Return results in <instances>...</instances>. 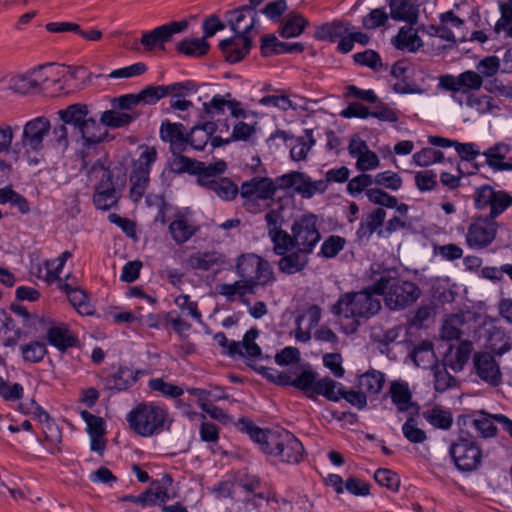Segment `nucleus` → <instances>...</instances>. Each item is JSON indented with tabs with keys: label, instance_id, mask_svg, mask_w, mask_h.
Listing matches in <instances>:
<instances>
[{
	"label": "nucleus",
	"instance_id": "nucleus-1",
	"mask_svg": "<svg viewBox=\"0 0 512 512\" xmlns=\"http://www.w3.org/2000/svg\"><path fill=\"white\" fill-rule=\"evenodd\" d=\"M235 272L240 280L216 285L217 293L230 303L242 300L246 294H254L258 286H268L274 282L269 262L254 253L240 255Z\"/></svg>",
	"mask_w": 512,
	"mask_h": 512
},
{
	"label": "nucleus",
	"instance_id": "nucleus-2",
	"mask_svg": "<svg viewBox=\"0 0 512 512\" xmlns=\"http://www.w3.org/2000/svg\"><path fill=\"white\" fill-rule=\"evenodd\" d=\"M373 290V285L359 292H349L340 296L332 307V313L348 320L342 323V329L346 334L357 331L361 321L376 315L381 309V301Z\"/></svg>",
	"mask_w": 512,
	"mask_h": 512
},
{
	"label": "nucleus",
	"instance_id": "nucleus-3",
	"mask_svg": "<svg viewBox=\"0 0 512 512\" xmlns=\"http://www.w3.org/2000/svg\"><path fill=\"white\" fill-rule=\"evenodd\" d=\"M373 290L384 297L386 307L393 311L403 310L414 304L421 295L418 285L412 281L384 273L374 282Z\"/></svg>",
	"mask_w": 512,
	"mask_h": 512
},
{
	"label": "nucleus",
	"instance_id": "nucleus-4",
	"mask_svg": "<svg viewBox=\"0 0 512 512\" xmlns=\"http://www.w3.org/2000/svg\"><path fill=\"white\" fill-rule=\"evenodd\" d=\"M59 119L73 130V134L80 137L84 144L90 146L102 142L107 131L96 119L90 116L86 104L75 103L57 112Z\"/></svg>",
	"mask_w": 512,
	"mask_h": 512
},
{
	"label": "nucleus",
	"instance_id": "nucleus-5",
	"mask_svg": "<svg viewBox=\"0 0 512 512\" xmlns=\"http://www.w3.org/2000/svg\"><path fill=\"white\" fill-rule=\"evenodd\" d=\"M168 412L152 402L138 404L126 417L130 428L142 437H151L164 430Z\"/></svg>",
	"mask_w": 512,
	"mask_h": 512
},
{
	"label": "nucleus",
	"instance_id": "nucleus-6",
	"mask_svg": "<svg viewBox=\"0 0 512 512\" xmlns=\"http://www.w3.org/2000/svg\"><path fill=\"white\" fill-rule=\"evenodd\" d=\"M276 191L277 186L271 178L254 176L240 186L242 205L247 212L258 214L270 207Z\"/></svg>",
	"mask_w": 512,
	"mask_h": 512
},
{
	"label": "nucleus",
	"instance_id": "nucleus-7",
	"mask_svg": "<svg viewBox=\"0 0 512 512\" xmlns=\"http://www.w3.org/2000/svg\"><path fill=\"white\" fill-rule=\"evenodd\" d=\"M449 454L458 470L471 472L482 462V450L476 438L466 430H460L457 439L450 445Z\"/></svg>",
	"mask_w": 512,
	"mask_h": 512
},
{
	"label": "nucleus",
	"instance_id": "nucleus-8",
	"mask_svg": "<svg viewBox=\"0 0 512 512\" xmlns=\"http://www.w3.org/2000/svg\"><path fill=\"white\" fill-rule=\"evenodd\" d=\"M142 152L133 162L129 176V195L133 202H139L145 195L150 183L151 165L157 160V150L152 146H142Z\"/></svg>",
	"mask_w": 512,
	"mask_h": 512
},
{
	"label": "nucleus",
	"instance_id": "nucleus-9",
	"mask_svg": "<svg viewBox=\"0 0 512 512\" xmlns=\"http://www.w3.org/2000/svg\"><path fill=\"white\" fill-rule=\"evenodd\" d=\"M474 207L477 210H489L486 215L497 219L512 206V195L506 190L495 189L489 184L476 187L473 193Z\"/></svg>",
	"mask_w": 512,
	"mask_h": 512
},
{
	"label": "nucleus",
	"instance_id": "nucleus-10",
	"mask_svg": "<svg viewBox=\"0 0 512 512\" xmlns=\"http://www.w3.org/2000/svg\"><path fill=\"white\" fill-rule=\"evenodd\" d=\"M268 453L277 456L282 462L296 464L303 457L302 443L288 430L274 429L268 437Z\"/></svg>",
	"mask_w": 512,
	"mask_h": 512
},
{
	"label": "nucleus",
	"instance_id": "nucleus-11",
	"mask_svg": "<svg viewBox=\"0 0 512 512\" xmlns=\"http://www.w3.org/2000/svg\"><path fill=\"white\" fill-rule=\"evenodd\" d=\"M50 130V120L45 116H38L27 121L23 126L20 140L15 143V156L21 152L29 154L41 151Z\"/></svg>",
	"mask_w": 512,
	"mask_h": 512
},
{
	"label": "nucleus",
	"instance_id": "nucleus-12",
	"mask_svg": "<svg viewBox=\"0 0 512 512\" xmlns=\"http://www.w3.org/2000/svg\"><path fill=\"white\" fill-rule=\"evenodd\" d=\"M295 248L312 253L321 239L318 229V218L312 213H305L295 219L292 224Z\"/></svg>",
	"mask_w": 512,
	"mask_h": 512
},
{
	"label": "nucleus",
	"instance_id": "nucleus-13",
	"mask_svg": "<svg viewBox=\"0 0 512 512\" xmlns=\"http://www.w3.org/2000/svg\"><path fill=\"white\" fill-rule=\"evenodd\" d=\"M258 334L257 329H250L244 334L242 341H229L223 332L216 333L213 338L231 357L238 355L257 359L261 356V348L255 343Z\"/></svg>",
	"mask_w": 512,
	"mask_h": 512
},
{
	"label": "nucleus",
	"instance_id": "nucleus-14",
	"mask_svg": "<svg viewBox=\"0 0 512 512\" xmlns=\"http://www.w3.org/2000/svg\"><path fill=\"white\" fill-rule=\"evenodd\" d=\"M497 222L487 216H479L473 220L466 234L467 244L474 249L489 246L497 234Z\"/></svg>",
	"mask_w": 512,
	"mask_h": 512
},
{
	"label": "nucleus",
	"instance_id": "nucleus-15",
	"mask_svg": "<svg viewBox=\"0 0 512 512\" xmlns=\"http://www.w3.org/2000/svg\"><path fill=\"white\" fill-rule=\"evenodd\" d=\"M187 27L188 22L186 20L172 21L153 30L143 32L140 42L147 51L156 48L164 49V44L170 41L174 34L183 32Z\"/></svg>",
	"mask_w": 512,
	"mask_h": 512
},
{
	"label": "nucleus",
	"instance_id": "nucleus-16",
	"mask_svg": "<svg viewBox=\"0 0 512 512\" xmlns=\"http://www.w3.org/2000/svg\"><path fill=\"white\" fill-rule=\"evenodd\" d=\"M279 180L285 188L294 187L295 191L303 198H312L317 193L326 191L328 185L324 180L312 181L310 177L302 172H290L282 175Z\"/></svg>",
	"mask_w": 512,
	"mask_h": 512
},
{
	"label": "nucleus",
	"instance_id": "nucleus-17",
	"mask_svg": "<svg viewBox=\"0 0 512 512\" xmlns=\"http://www.w3.org/2000/svg\"><path fill=\"white\" fill-rule=\"evenodd\" d=\"M476 375L486 384L497 387L502 382V373L499 363L488 352H477L473 357Z\"/></svg>",
	"mask_w": 512,
	"mask_h": 512
},
{
	"label": "nucleus",
	"instance_id": "nucleus-18",
	"mask_svg": "<svg viewBox=\"0 0 512 512\" xmlns=\"http://www.w3.org/2000/svg\"><path fill=\"white\" fill-rule=\"evenodd\" d=\"M483 85V79L480 74L473 70H467L457 76L442 75L439 79V87L449 91L457 92L459 90L475 91L479 90Z\"/></svg>",
	"mask_w": 512,
	"mask_h": 512
},
{
	"label": "nucleus",
	"instance_id": "nucleus-19",
	"mask_svg": "<svg viewBox=\"0 0 512 512\" xmlns=\"http://www.w3.org/2000/svg\"><path fill=\"white\" fill-rule=\"evenodd\" d=\"M173 157L170 160V168L174 173L181 174L188 172L191 174H198L199 177L204 175L205 171L224 172L226 164L223 161H218L214 164L206 165L204 162L192 160L181 153H172Z\"/></svg>",
	"mask_w": 512,
	"mask_h": 512
},
{
	"label": "nucleus",
	"instance_id": "nucleus-20",
	"mask_svg": "<svg viewBox=\"0 0 512 512\" xmlns=\"http://www.w3.org/2000/svg\"><path fill=\"white\" fill-rule=\"evenodd\" d=\"M222 172L205 171L204 175L198 177V183L207 187L222 200H232L237 194H240V187H237L228 178H216Z\"/></svg>",
	"mask_w": 512,
	"mask_h": 512
},
{
	"label": "nucleus",
	"instance_id": "nucleus-21",
	"mask_svg": "<svg viewBox=\"0 0 512 512\" xmlns=\"http://www.w3.org/2000/svg\"><path fill=\"white\" fill-rule=\"evenodd\" d=\"M251 47V37L239 33H235L233 37L224 39L219 43V48L229 63L241 61L250 52Z\"/></svg>",
	"mask_w": 512,
	"mask_h": 512
},
{
	"label": "nucleus",
	"instance_id": "nucleus-22",
	"mask_svg": "<svg viewBox=\"0 0 512 512\" xmlns=\"http://www.w3.org/2000/svg\"><path fill=\"white\" fill-rule=\"evenodd\" d=\"M46 80L47 77L44 75L42 67H39L12 77L8 89L20 94L33 93L38 91Z\"/></svg>",
	"mask_w": 512,
	"mask_h": 512
},
{
	"label": "nucleus",
	"instance_id": "nucleus-23",
	"mask_svg": "<svg viewBox=\"0 0 512 512\" xmlns=\"http://www.w3.org/2000/svg\"><path fill=\"white\" fill-rule=\"evenodd\" d=\"M160 138L170 144V151L172 153H182L188 147L186 128L181 123H172L168 120L162 122Z\"/></svg>",
	"mask_w": 512,
	"mask_h": 512
},
{
	"label": "nucleus",
	"instance_id": "nucleus-24",
	"mask_svg": "<svg viewBox=\"0 0 512 512\" xmlns=\"http://www.w3.org/2000/svg\"><path fill=\"white\" fill-rule=\"evenodd\" d=\"M426 2L427 0H391L389 2L390 17L412 26L417 23L420 7Z\"/></svg>",
	"mask_w": 512,
	"mask_h": 512
},
{
	"label": "nucleus",
	"instance_id": "nucleus-25",
	"mask_svg": "<svg viewBox=\"0 0 512 512\" xmlns=\"http://www.w3.org/2000/svg\"><path fill=\"white\" fill-rule=\"evenodd\" d=\"M229 24L234 33L249 35L258 23L257 12L252 6H241L228 12Z\"/></svg>",
	"mask_w": 512,
	"mask_h": 512
},
{
	"label": "nucleus",
	"instance_id": "nucleus-26",
	"mask_svg": "<svg viewBox=\"0 0 512 512\" xmlns=\"http://www.w3.org/2000/svg\"><path fill=\"white\" fill-rule=\"evenodd\" d=\"M386 218V211L383 208H376L367 213L361 219L356 236L360 241H369L373 233H377L379 237H384L382 225Z\"/></svg>",
	"mask_w": 512,
	"mask_h": 512
},
{
	"label": "nucleus",
	"instance_id": "nucleus-27",
	"mask_svg": "<svg viewBox=\"0 0 512 512\" xmlns=\"http://www.w3.org/2000/svg\"><path fill=\"white\" fill-rule=\"evenodd\" d=\"M512 147L504 142H498L483 152L486 164L494 171H512V158L508 157Z\"/></svg>",
	"mask_w": 512,
	"mask_h": 512
},
{
	"label": "nucleus",
	"instance_id": "nucleus-28",
	"mask_svg": "<svg viewBox=\"0 0 512 512\" xmlns=\"http://www.w3.org/2000/svg\"><path fill=\"white\" fill-rule=\"evenodd\" d=\"M224 254L216 250L196 251L186 259L187 266L192 270L209 271L225 264Z\"/></svg>",
	"mask_w": 512,
	"mask_h": 512
},
{
	"label": "nucleus",
	"instance_id": "nucleus-29",
	"mask_svg": "<svg viewBox=\"0 0 512 512\" xmlns=\"http://www.w3.org/2000/svg\"><path fill=\"white\" fill-rule=\"evenodd\" d=\"M198 231L199 226L182 214L176 215L175 219L169 224V233L178 245L188 242Z\"/></svg>",
	"mask_w": 512,
	"mask_h": 512
},
{
	"label": "nucleus",
	"instance_id": "nucleus-30",
	"mask_svg": "<svg viewBox=\"0 0 512 512\" xmlns=\"http://www.w3.org/2000/svg\"><path fill=\"white\" fill-rule=\"evenodd\" d=\"M46 338L51 345L62 352L77 346L78 343L74 333L65 325L50 327Z\"/></svg>",
	"mask_w": 512,
	"mask_h": 512
},
{
	"label": "nucleus",
	"instance_id": "nucleus-31",
	"mask_svg": "<svg viewBox=\"0 0 512 512\" xmlns=\"http://www.w3.org/2000/svg\"><path fill=\"white\" fill-rule=\"evenodd\" d=\"M387 396L391 398L399 412H406L412 406V393L405 381H392Z\"/></svg>",
	"mask_w": 512,
	"mask_h": 512
},
{
	"label": "nucleus",
	"instance_id": "nucleus-32",
	"mask_svg": "<svg viewBox=\"0 0 512 512\" xmlns=\"http://www.w3.org/2000/svg\"><path fill=\"white\" fill-rule=\"evenodd\" d=\"M309 254L311 253L296 248V250L291 253L281 255L282 258L278 263L279 270L289 275L302 271L309 262Z\"/></svg>",
	"mask_w": 512,
	"mask_h": 512
},
{
	"label": "nucleus",
	"instance_id": "nucleus-33",
	"mask_svg": "<svg viewBox=\"0 0 512 512\" xmlns=\"http://www.w3.org/2000/svg\"><path fill=\"white\" fill-rule=\"evenodd\" d=\"M58 288L64 291L70 301V303L76 308L78 313L81 315H92L93 307L89 303L86 293L77 288L73 287L70 283H60Z\"/></svg>",
	"mask_w": 512,
	"mask_h": 512
},
{
	"label": "nucleus",
	"instance_id": "nucleus-34",
	"mask_svg": "<svg viewBox=\"0 0 512 512\" xmlns=\"http://www.w3.org/2000/svg\"><path fill=\"white\" fill-rule=\"evenodd\" d=\"M216 131V124L212 121H207L200 125H195L189 134L188 146L195 150H203L210 139V136Z\"/></svg>",
	"mask_w": 512,
	"mask_h": 512
},
{
	"label": "nucleus",
	"instance_id": "nucleus-35",
	"mask_svg": "<svg viewBox=\"0 0 512 512\" xmlns=\"http://www.w3.org/2000/svg\"><path fill=\"white\" fill-rule=\"evenodd\" d=\"M394 46L402 51L416 52L423 46L421 38L413 27H401L393 39Z\"/></svg>",
	"mask_w": 512,
	"mask_h": 512
},
{
	"label": "nucleus",
	"instance_id": "nucleus-36",
	"mask_svg": "<svg viewBox=\"0 0 512 512\" xmlns=\"http://www.w3.org/2000/svg\"><path fill=\"white\" fill-rule=\"evenodd\" d=\"M472 351L473 344L471 341H461L455 351L451 349L450 353L446 355L445 365L455 372L461 371L468 362Z\"/></svg>",
	"mask_w": 512,
	"mask_h": 512
},
{
	"label": "nucleus",
	"instance_id": "nucleus-37",
	"mask_svg": "<svg viewBox=\"0 0 512 512\" xmlns=\"http://www.w3.org/2000/svg\"><path fill=\"white\" fill-rule=\"evenodd\" d=\"M162 484H154L151 489L146 490L141 493V505L142 506H155V505H164L170 499L167 488L165 486L166 483L171 484L172 479L170 476L166 475L162 479Z\"/></svg>",
	"mask_w": 512,
	"mask_h": 512
},
{
	"label": "nucleus",
	"instance_id": "nucleus-38",
	"mask_svg": "<svg viewBox=\"0 0 512 512\" xmlns=\"http://www.w3.org/2000/svg\"><path fill=\"white\" fill-rule=\"evenodd\" d=\"M422 417L434 428L449 430L453 424V415L440 406H433L422 413Z\"/></svg>",
	"mask_w": 512,
	"mask_h": 512
},
{
	"label": "nucleus",
	"instance_id": "nucleus-39",
	"mask_svg": "<svg viewBox=\"0 0 512 512\" xmlns=\"http://www.w3.org/2000/svg\"><path fill=\"white\" fill-rule=\"evenodd\" d=\"M411 357L415 365L423 369L433 368L436 365L433 345L429 341L417 344L411 353Z\"/></svg>",
	"mask_w": 512,
	"mask_h": 512
},
{
	"label": "nucleus",
	"instance_id": "nucleus-40",
	"mask_svg": "<svg viewBox=\"0 0 512 512\" xmlns=\"http://www.w3.org/2000/svg\"><path fill=\"white\" fill-rule=\"evenodd\" d=\"M90 181L97 182L96 189H104V187L114 188L112 181V173L99 160L90 167L87 164L83 167Z\"/></svg>",
	"mask_w": 512,
	"mask_h": 512
},
{
	"label": "nucleus",
	"instance_id": "nucleus-41",
	"mask_svg": "<svg viewBox=\"0 0 512 512\" xmlns=\"http://www.w3.org/2000/svg\"><path fill=\"white\" fill-rule=\"evenodd\" d=\"M316 140L313 137V130L305 129L304 135L297 137L295 143L291 146L290 157L294 161H302L307 158L310 149L315 145Z\"/></svg>",
	"mask_w": 512,
	"mask_h": 512
},
{
	"label": "nucleus",
	"instance_id": "nucleus-42",
	"mask_svg": "<svg viewBox=\"0 0 512 512\" xmlns=\"http://www.w3.org/2000/svg\"><path fill=\"white\" fill-rule=\"evenodd\" d=\"M308 21L299 13H289L283 21L279 30L280 35L284 38H292L299 36L305 29Z\"/></svg>",
	"mask_w": 512,
	"mask_h": 512
},
{
	"label": "nucleus",
	"instance_id": "nucleus-43",
	"mask_svg": "<svg viewBox=\"0 0 512 512\" xmlns=\"http://www.w3.org/2000/svg\"><path fill=\"white\" fill-rule=\"evenodd\" d=\"M384 383L385 375L377 370H369L359 377V387L365 394H379Z\"/></svg>",
	"mask_w": 512,
	"mask_h": 512
},
{
	"label": "nucleus",
	"instance_id": "nucleus-44",
	"mask_svg": "<svg viewBox=\"0 0 512 512\" xmlns=\"http://www.w3.org/2000/svg\"><path fill=\"white\" fill-rule=\"evenodd\" d=\"M137 380L135 372L129 367H120L113 375L106 379L109 389L125 390Z\"/></svg>",
	"mask_w": 512,
	"mask_h": 512
},
{
	"label": "nucleus",
	"instance_id": "nucleus-45",
	"mask_svg": "<svg viewBox=\"0 0 512 512\" xmlns=\"http://www.w3.org/2000/svg\"><path fill=\"white\" fill-rule=\"evenodd\" d=\"M496 414H490L485 411H479L473 418L471 425L483 438H491L496 436L497 427L494 424L495 419L493 416Z\"/></svg>",
	"mask_w": 512,
	"mask_h": 512
},
{
	"label": "nucleus",
	"instance_id": "nucleus-46",
	"mask_svg": "<svg viewBox=\"0 0 512 512\" xmlns=\"http://www.w3.org/2000/svg\"><path fill=\"white\" fill-rule=\"evenodd\" d=\"M210 44L202 38H185L177 44V50L189 57H201L208 53Z\"/></svg>",
	"mask_w": 512,
	"mask_h": 512
},
{
	"label": "nucleus",
	"instance_id": "nucleus-47",
	"mask_svg": "<svg viewBox=\"0 0 512 512\" xmlns=\"http://www.w3.org/2000/svg\"><path fill=\"white\" fill-rule=\"evenodd\" d=\"M349 24L341 21H333L321 25L316 31V37L321 40L334 42L338 38L349 33Z\"/></svg>",
	"mask_w": 512,
	"mask_h": 512
},
{
	"label": "nucleus",
	"instance_id": "nucleus-48",
	"mask_svg": "<svg viewBox=\"0 0 512 512\" xmlns=\"http://www.w3.org/2000/svg\"><path fill=\"white\" fill-rule=\"evenodd\" d=\"M487 346L498 356H502L512 348L510 337L502 328L498 327H493L490 330Z\"/></svg>",
	"mask_w": 512,
	"mask_h": 512
},
{
	"label": "nucleus",
	"instance_id": "nucleus-49",
	"mask_svg": "<svg viewBox=\"0 0 512 512\" xmlns=\"http://www.w3.org/2000/svg\"><path fill=\"white\" fill-rule=\"evenodd\" d=\"M336 387L337 383L329 377L316 380L312 393L308 394V397L315 399V395H322L328 400L336 402L340 399V387L337 390Z\"/></svg>",
	"mask_w": 512,
	"mask_h": 512
},
{
	"label": "nucleus",
	"instance_id": "nucleus-50",
	"mask_svg": "<svg viewBox=\"0 0 512 512\" xmlns=\"http://www.w3.org/2000/svg\"><path fill=\"white\" fill-rule=\"evenodd\" d=\"M135 116L127 113L120 112L117 110H107L102 113L100 117V122H98L102 127H111V128H120L128 125L134 120Z\"/></svg>",
	"mask_w": 512,
	"mask_h": 512
},
{
	"label": "nucleus",
	"instance_id": "nucleus-51",
	"mask_svg": "<svg viewBox=\"0 0 512 512\" xmlns=\"http://www.w3.org/2000/svg\"><path fill=\"white\" fill-rule=\"evenodd\" d=\"M268 236L273 243V251L279 256L285 255L292 247H295L292 232L289 234L287 231L279 229L269 233Z\"/></svg>",
	"mask_w": 512,
	"mask_h": 512
},
{
	"label": "nucleus",
	"instance_id": "nucleus-52",
	"mask_svg": "<svg viewBox=\"0 0 512 512\" xmlns=\"http://www.w3.org/2000/svg\"><path fill=\"white\" fill-rule=\"evenodd\" d=\"M20 352L23 359L27 362H41L47 354L45 343L39 341H31L20 346Z\"/></svg>",
	"mask_w": 512,
	"mask_h": 512
},
{
	"label": "nucleus",
	"instance_id": "nucleus-53",
	"mask_svg": "<svg viewBox=\"0 0 512 512\" xmlns=\"http://www.w3.org/2000/svg\"><path fill=\"white\" fill-rule=\"evenodd\" d=\"M346 239L339 235H330L322 243L319 256L327 259L335 258L345 248Z\"/></svg>",
	"mask_w": 512,
	"mask_h": 512
},
{
	"label": "nucleus",
	"instance_id": "nucleus-54",
	"mask_svg": "<svg viewBox=\"0 0 512 512\" xmlns=\"http://www.w3.org/2000/svg\"><path fill=\"white\" fill-rule=\"evenodd\" d=\"M6 203H10L12 207L17 208L22 214H26L30 210L26 198L7 187L0 189V204Z\"/></svg>",
	"mask_w": 512,
	"mask_h": 512
},
{
	"label": "nucleus",
	"instance_id": "nucleus-55",
	"mask_svg": "<svg viewBox=\"0 0 512 512\" xmlns=\"http://www.w3.org/2000/svg\"><path fill=\"white\" fill-rule=\"evenodd\" d=\"M466 106L475 109L480 114L489 113L497 108L492 97L488 95H476L472 92L466 98Z\"/></svg>",
	"mask_w": 512,
	"mask_h": 512
},
{
	"label": "nucleus",
	"instance_id": "nucleus-56",
	"mask_svg": "<svg viewBox=\"0 0 512 512\" xmlns=\"http://www.w3.org/2000/svg\"><path fill=\"white\" fill-rule=\"evenodd\" d=\"M444 160V154L440 150L433 148H423L413 155V161L417 166L427 167L434 163H441Z\"/></svg>",
	"mask_w": 512,
	"mask_h": 512
},
{
	"label": "nucleus",
	"instance_id": "nucleus-57",
	"mask_svg": "<svg viewBox=\"0 0 512 512\" xmlns=\"http://www.w3.org/2000/svg\"><path fill=\"white\" fill-rule=\"evenodd\" d=\"M355 63L366 66L373 71H380L383 67L382 59L380 55L371 49H367L363 52H358L353 55Z\"/></svg>",
	"mask_w": 512,
	"mask_h": 512
},
{
	"label": "nucleus",
	"instance_id": "nucleus-58",
	"mask_svg": "<svg viewBox=\"0 0 512 512\" xmlns=\"http://www.w3.org/2000/svg\"><path fill=\"white\" fill-rule=\"evenodd\" d=\"M445 364L443 366L435 365L433 367L434 373V387L439 392H444L455 384V378L447 371Z\"/></svg>",
	"mask_w": 512,
	"mask_h": 512
},
{
	"label": "nucleus",
	"instance_id": "nucleus-59",
	"mask_svg": "<svg viewBox=\"0 0 512 512\" xmlns=\"http://www.w3.org/2000/svg\"><path fill=\"white\" fill-rule=\"evenodd\" d=\"M94 204L98 209L108 210L117 203L115 188L104 187L96 189L93 197Z\"/></svg>",
	"mask_w": 512,
	"mask_h": 512
},
{
	"label": "nucleus",
	"instance_id": "nucleus-60",
	"mask_svg": "<svg viewBox=\"0 0 512 512\" xmlns=\"http://www.w3.org/2000/svg\"><path fill=\"white\" fill-rule=\"evenodd\" d=\"M402 433L404 437L411 443H423L427 439L424 430L417 427V422L413 417H410L402 425Z\"/></svg>",
	"mask_w": 512,
	"mask_h": 512
},
{
	"label": "nucleus",
	"instance_id": "nucleus-61",
	"mask_svg": "<svg viewBox=\"0 0 512 512\" xmlns=\"http://www.w3.org/2000/svg\"><path fill=\"white\" fill-rule=\"evenodd\" d=\"M374 479L379 485L387 487L391 491H397L400 485L398 475L386 468L377 469L374 473Z\"/></svg>",
	"mask_w": 512,
	"mask_h": 512
},
{
	"label": "nucleus",
	"instance_id": "nucleus-62",
	"mask_svg": "<svg viewBox=\"0 0 512 512\" xmlns=\"http://www.w3.org/2000/svg\"><path fill=\"white\" fill-rule=\"evenodd\" d=\"M373 184L397 191L402 186V179L397 173L389 170L376 174Z\"/></svg>",
	"mask_w": 512,
	"mask_h": 512
},
{
	"label": "nucleus",
	"instance_id": "nucleus-63",
	"mask_svg": "<svg viewBox=\"0 0 512 512\" xmlns=\"http://www.w3.org/2000/svg\"><path fill=\"white\" fill-rule=\"evenodd\" d=\"M149 387L154 390L160 392L164 396H168L171 398H177L183 395V389L177 385L172 383L165 382L161 378L151 379L149 381Z\"/></svg>",
	"mask_w": 512,
	"mask_h": 512
},
{
	"label": "nucleus",
	"instance_id": "nucleus-64",
	"mask_svg": "<svg viewBox=\"0 0 512 512\" xmlns=\"http://www.w3.org/2000/svg\"><path fill=\"white\" fill-rule=\"evenodd\" d=\"M498 7L501 16L494 26L495 34H499L501 31H507V29L512 26V5H508V3L503 0H499Z\"/></svg>",
	"mask_w": 512,
	"mask_h": 512
}]
</instances>
